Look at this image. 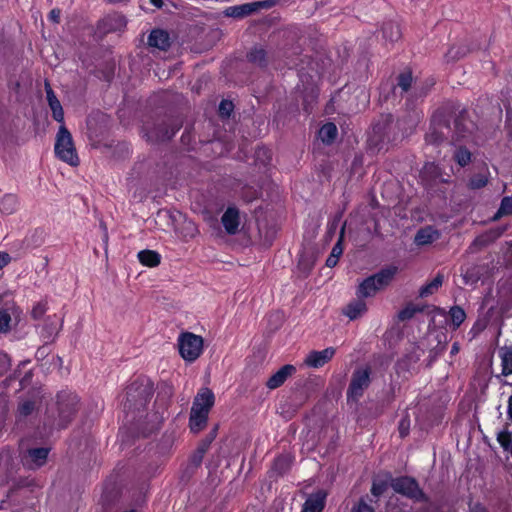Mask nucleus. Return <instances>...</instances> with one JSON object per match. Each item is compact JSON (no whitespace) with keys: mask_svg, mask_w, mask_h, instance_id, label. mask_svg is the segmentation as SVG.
Masks as SVG:
<instances>
[{"mask_svg":"<svg viewBox=\"0 0 512 512\" xmlns=\"http://www.w3.org/2000/svg\"><path fill=\"white\" fill-rule=\"evenodd\" d=\"M396 273L397 268L391 266L382 269L378 273L366 278L358 286V297L366 298L374 296L379 290L389 285Z\"/></svg>","mask_w":512,"mask_h":512,"instance_id":"obj_4","label":"nucleus"},{"mask_svg":"<svg viewBox=\"0 0 512 512\" xmlns=\"http://www.w3.org/2000/svg\"><path fill=\"white\" fill-rule=\"evenodd\" d=\"M351 512H374V509L366 503L364 499H360L357 504H355Z\"/></svg>","mask_w":512,"mask_h":512,"instance_id":"obj_44","label":"nucleus"},{"mask_svg":"<svg viewBox=\"0 0 512 512\" xmlns=\"http://www.w3.org/2000/svg\"><path fill=\"white\" fill-rule=\"evenodd\" d=\"M362 297L352 300L343 310V313L350 319L355 320L361 317L366 311L367 306Z\"/></svg>","mask_w":512,"mask_h":512,"instance_id":"obj_20","label":"nucleus"},{"mask_svg":"<svg viewBox=\"0 0 512 512\" xmlns=\"http://www.w3.org/2000/svg\"><path fill=\"white\" fill-rule=\"evenodd\" d=\"M335 354L333 347H328L322 351H311L305 358L304 363L311 368H320L330 361Z\"/></svg>","mask_w":512,"mask_h":512,"instance_id":"obj_12","label":"nucleus"},{"mask_svg":"<svg viewBox=\"0 0 512 512\" xmlns=\"http://www.w3.org/2000/svg\"><path fill=\"white\" fill-rule=\"evenodd\" d=\"M391 487L396 493L402 494L414 501H427V497L420 489L417 481L411 477L395 478L391 482Z\"/></svg>","mask_w":512,"mask_h":512,"instance_id":"obj_8","label":"nucleus"},{"mask_svg":"<svg viewBox=\"0 0 512 512\" xmlns=\"http://www.w3.org/2000/svg\"><path fill=\"white\" fill-rule=\"evenodd\" d=\"M19 316V308L15 305L0 310V333H8L11 329L12 317Z\"/></svg>","mask_w":512,"mask_h":512,"instance_id":"obj_19","label":"nucleus"},{"mask_svg":"<svg viewBox=\"0 0 512 512\" xmlns=\"http://www.w3.org/2000/svg\"><path fill=\"white\" fill-rule=\"evenodd\" d=\"M274 5V0L255 1L241 5H234L227 7L224 10V15L235 19H242L256 13L261 9H270Z\"/></svg>","mask_w":512,"mask_h":512,"instance_id":"obj_9","label":"nucleus"},{"mask_svg":"<svg viewBox=\"0 0 512 512\" xmlns=\"http://www.w3.org/2000/svg\"><path fill=\"white\" fill-rule=\"evenodd\" d=\"M455 161L462 167L466 166L471 160V153L465 148H459L454 153Z\"/></svg>","mask_w":512,"mask_h":512,"instance_id":"obj_33","label":"nucleus"},{"mask_svg":"<svg viewBox=\"0 0 512 512\" xmlns=\"http://www.w3.org/2000/svg\"><path fill=\"white\" fill-rule=\"evenodd\" d=\"M48 453L47 448L30 449L23 455L22 463L28 469H37L45 464Z\"/></svg>","mask_w":512,"mask_h":512,"instance_id":"obj_10","label":"nucleus"},{"mask_svg":"<svg viewBox=\"0 0 512 512\" xmlns=\"http://www.w3.org/2000/svg\"><path fill=\"white\" fill-rule=\"evenodd\" d=\"M512 214V198L504 197L501 201L500 207L496 213V218Z\"/></svg>","mask_w":512,"mask_h":512,"instance_id":"obj_34","label":"nucleus"},{"mask_svg":"<svg viewBox=\"0 0 512 512\" xmlns=\"http://www.w3.org/2000/svg\"><path fill=\"white\" fill-rule=\"evenodd\" d=\"M498 354L501 359V375H512V345L500 348Z\"/></svg>","mask_w":512,"mask_h":512,"instance_id":"obj_26","label":"nucleus"},{"mask_svg":"<svg viewBox=\"0 0 512 512\" xmlns=\"http://www.w3.org/2000/svg\"><path fill=\"white\" fill-rule=\"evenodd\" d=\"M150 2L157 8H161L162 5H163V1L162 0H150Z\"/></svg>","mask_w":512,"mask_h":512,"instance_id":"obj_54","label":"nucleus"},{"mask_svg":"<svg viewBox=\"0 0 512 512\" xmlns=\"http://www.w3.org/2000/svg\"><path fill=\"white\" fill-rule=\"evenodd\" d=\"M326 497L327 493L323 490L311 494L305 501L301 512H322Z\"/></svg>","mask_w":512,"mask_h":512,"instance_id":"obj_14","label":"nucleus"},{"mask_svg":"<svg viewBox=\"0 0 512 512\" xmlns=\"http://www.w3.org/2000/svg\"><path fill=\"white\" fill-rule=\"evenodd\" d=\"M488 237L485 236V235H481V236H478L472 243L471 245L469 246L468 248V251L470 253H476L478 252L479 250H481L482 248H484L485 246L488 245Z\"/></svg>","mask_w":512,"mask_h":512,"instance_id":"obj_36","label":"nucleus"},{"mask_svg":"<svg viewBox=\"0 0 512 512\" xmlns=\"http://www.w3.org/2000/svg\"><path fill=\"white\" fill-rule=\"evenodd\" d=\"M371 369L368 366L354 370L347 390L348 401H358L370 385Z\"/></svg>","mask_w":512,"mask_h":512,"instance_id":"obj_6","label":"nucleus"},{"mask_svg":"<svg viewBox=\"0 0 512 512\" xmlns=\"http://www.w3.org/2000/svg\"><path fill=\"white\" fill-rule=\"evenodd\" d=\"M206 446L198 449L197 453L193 456V462L198 465L202 461L203 455L206 452Z\"/></svg>","mask_w":512,"mask_h":512,"instance_id":"obj_48","label":"nucleus"},{"mask_svg":"<svg viewBox=\"0 0 512 512\" xmlns=\"http://www.w3.org/2000/svg\"><path fill=\"white\" fill-rule=\"evenodd\" d=\"M234 105L229 100H222L219 104V114L222 117H229L232 113Z\"/></svg>","mask_w":512,"mask_h":512,"instance_id":"obj_39","label":"nucleus"},{"mask_svg":"<svg viewBox=\"0 0 512 512\" xmlns=\"http://www.w3.org/2000/svg\"><path fill=\"white\" fill-rule=\"evenodd\" d=\"M420 311L421 309H419L415 305L409 304L398 313V318L401 321H406L411 319L417 312Z\"/></svg>","mask_w":512,"mask_h":512,"instance_id":"obj_35","label":"nucleus"},{"mask_svg":"<svg viewBox=\"0 0 512 512\" xmlns=\"http://www.w3.org/2000/svg\"><path fill=\"white\" fill-rule=\"evenodd\" d=\"M409 423L406 420H402L399 424V432L401 437H405L408 434Z\"/></svg>","mask_w":512,"mask_h":512,"instance_id":"obj_50","label":"nucleus"},{"mask_svg":"<svg viewBox=\"0 0 512 512\" xmlns=\"http://www.w3.org/2000/svg\"><path fill=\"white\" fill-rule=\"evenodd\" d=\"M487 184V178L484 175H475L469 181V186L472 189H480Z\"/></svg>","mask_w":512,"mask_h":512,"instance_id":"obj_40","label":"nucleus"},{"mask_svg":"<svg viewBox=\"0 0 512 512\" xmlns=\"http://www.w3.org/2000/svg\"><path fill=\"white\" fill-rule=\"evenodd\" d=\"M78 397L72 393L58 394V422L59 428H65L73 419L77 411Z\"/></svg>","mask_w":512,"mask_h":512,"instance_id":"obj_7","label":"nucleus"},{"mask_svg":"<svg viewBox=\"0 0 512 512\" xmlns=\"http://www.w3.org/2000/svg\"><path fill=\"white\" fill-rule=\"evenodd\" d=\"M45 312H46V304L39 302L34 305L31 314H32L33 318L40 319L45 314Z\"/></svg>","mask_w":512,"mask_h":512,"instance_id":"obj_45","label":"nucleus"},{"mask_svg":"<svg viewBox=\"0 0 512 512\" xmlns=\"http://www.w3.org/2000/svg\"><path fill=\"white\" fill-rule=\"evenodd\" d=\"M412 84V75L410 72L401 73L398 77V86L403 91H408Z\"/></svg>","mask_w":512,"mask_h":512,"instance_id":"obj_38","label":"nucleus"},{"mask_svg":"<svg viewBox=\"0 0 512 512\" xmlns=\"http://www.w3.org/2000/svg\"><path fill=\"white\" fill-rule=\"evenodd\" d=\"M455 128L460 136H462L464 132L469 130V127L466 124L464 113H461L459 117L455 120Z\"/></svg>","mask_w":512,"mask_h":512,"instance_id":"obj_41","label":"nucleus"},{"mask_svg":"<svg viewBox=\"0 0 512 512\" xmlns=\"http://www.w3.org/2000/svg\"><path fill=\"white\" fill-rule=\"evenodd\" d=\"M443 281V275L438 274L432 281L421 287L419 296L425 298L434 294L442 286Z\"/></svg>","mask_w":512,"mask_h":512,"instance_id":"obj_29","label":"nucleus"},{"mask_svg":"<svg viewBox=\"0 0 512 512\" xmlns=\"http://www.w3.org/2000/svg\"><path fill=\"white\" fill-rule=\"evenodd\" d=\"M497 441L499 442V444L505 449H511V446H512V439H511V434L509 431L507 430H503V431H500L498 434H497Z\"/></svg>","mask_w":512,"mask_h":512,"instance_id":"obj_37","label":"nucleus"},{"mask_svg":"<svg viewBox=\"0 0 512 512\" xmlns=\"http://www.w3.org/2000/svg\"><path fill=\"white\" fill-rule=\"evenodd\" d=\"M439 238V232L431 226L420 229L415 235V243L419 246L428 245Z\"/></svg>","mask_w":512,"mask_h":512,"instance_id":"obj_21","label":"nucleus"},{"mask_svg":"<svg viewBox=\"0 0 512 512\" xmlns=\"http://www.w3.org/2000/svg\"><path fill=\"white\" fill-rule=\"evenodd\" d=\"M35 408V403L33 401H30V400H27V401H23L20 405H19V413L23 416H27L29 414H31V412L34 410Z\"/></svg>","mask_w":512,"mask_h":512,"instance_id":"obj_42","label":"nucleus"},{"mask_svg":"<svg viewBox=\"0 0 512 512\" xmlns=\"http://www.w3.org/2000/svg\"><path fill=\"white\" fill-rule=\"evenodd\" d=\"M382 36L386 41L391 43L398 41L401 38V29L396 22H385L381 29Z\"/></svg>","mask_w":512,"mask_h":512,"instance_id":"obj_24","label":"nucleus"},{"mask_svg":"<svg viewBox=\"0 0 512 512\" xmlns=\"http://www.w3.org/2000/svg\"><path fill=\"white\" fill-rule=\"evenodd\" d=\"M177 342L179 353L187 362H193L198 359L203 351V338L194 333H181Z\"/></svg>","mask_w":512,"mask_h":512,"instance_id":"obj_5","label":"nucleus"},{"mask_svg":"<svg viewBox=\"0 0 512 512\" xmlns=\"http://www.w3.org/2000/svg\"><path fill=\"white\" fill-rule=\"evenodd\" d=\"M54 151L56 156L71 166L79 165V157L71 133L62 124L56 135Z\"/></svg>","mask_w":512,"mask_h":512,"instance_id":"obj_3","label":"nucleus"},{"mask_svg":"<svg viewBox=\"0 0 512 512\" xmlns=\"http://www.w3.org/2000/svg\"><path fill=\"white\" fill-rule=\"evenodd\" d=\"M317 96H318L317 90L312 88L311 93L304 98V109L307 112H310L312 110L311 105L316 100Z\"/></svg>","mask_w":512,"mask_h":512,"instance_id":"obj_43","label":"nucleus"},{"mask_svg":"<svg viewBox=\"0 0 512 512\" xmlns=\"http://www.w3.org/2000/svg\"><path fill=\"white\" fill-rule=\"evenodd\" d=\"M290 464H291V459L288 455L279 456L274 461L273 470L277 474L282 475L286 471H288V469L290 468Z\"/></svg>","mask_w":512,"mask_h":512,"instance_id":"obj_32","label":"nucleus"},{"mask_svg":"<svg viewBox=\"0 0 512 512\" xmlns=\"http://www.w3.org/2000/svg\"><path fill=\"white\" fill-rule=\"evenodd\" d=\"M462 56H463V54H460L459 51L458 50L456 51L454 48L450 49L448 51V53L446 54V57H447L448 61L456 60V59H458V58H460Z\"/></svg>","mask_w":512,"mask_h":512,"instance_id":"obj_49","label":"nucleus"},{"mask_svg":"<svg viewBox=\"0 0 512 512\" xmlns=\"http://www.w3.org/2000/svg\"><path fill=\"white\" fill-rule=\"evenodd\" d=\"M460 350V347H459V344L457 342H455L453 345H452V348H451V354L452 355H455L459 352Z\"/></svg>","mask_w":512,"mask_h":512,"instance_id":"obj_53","label":"nucleus"},{"mask_svg":"<svg viewBox=\"0 0 512 512\" xmlns=\"http://www.w3.org/2000/svg\"><path fill=\"white\" fill-rule=\"evenodd\" d=\"M126 22L123 16L121 15H108L105 17L101 23L100 26L103 28V32L108 33L112 31H116L118 29H121L123 26H125Z\"/></svg>","mask_w":512,"mask_h":512,"instance_id":"obj_22","label":"nucleus"},{"mask_svg":"<svg viewBox=\"0 0 512 512\" xmlns=\"http://www.w3.org/2000/svg\"><path fill=\"white\" fill-rule=\"evenodd\" d=\"M213 404L214 394L210 389L204 388L197 394L191 408L189 419V425L192 432L197 433L205 427L208 419V413Z\"/></svg>","mask_w":512,"mask_h":512,"instance_id":"obj_1","label":"nucleus"},{"mask_svg":"<svg viewBox=\"0 0 512 512\" xmlns=\"http://www.w3.org/2000/svg\"><path fill=\"white\" fill-rule=\"evenodd\" d=\"M247 58L249 62L257 65V66H265L267 64V53L262 47H254L248 53Z\"/></svg>","mask_w":512,"mask_h":512,"instance_id":"obj_30","label":"nucleus"},{"mask_svg":"<svg viewBox=\"0 0 512 512\" xmlns=\"http://www.w3.org/2000/svg\"><path fill=\"white\" fill-rule=\"evenodd\" d=\"M60 15H61V12L59 9H53L50 11L49 13V19L54 22V23H58L59 20H60Z\"/></svg>","mask_w":512,"mask_h":512,"instance_id":"obj_51","label":"nucleus"},{"mask_svg":"<svg viewBox=\"0 0 512 512\" xmlns=\"http://www.w3.org/2000/svg\"><path fill=\"white\" fill-rule=\"evenodd\" d=\"M507 415L508 418L512 421V395L508 399Z\"/></svg>","mask_w":512,"mask_h":512,"instance_id":"obj_52","label":"nucleus"},{"mask_svg":"<svg viewBox=\"0 0 512 512\" xmlns=\"http://www.w3.org/2000/svg\"><path fill=\"white\" fill-rule=\"evenodd\" d=\"M449 316L454 328H458L466 319V313L460 306H453L449 310Z\"/></svg>","mask_w":512,"mask_h":512,"instance_id":"obj_31","label":"nucleus"},{"mask_svg":"<svg viewBox=\"0 0 512 512\" xmlns=\"http://www.w3.org/2000/svg\"><path fill=\"white\" fill-rule=\"evenodd\" d=\"M45 87H46L47 102L52 111V116L57 122L63 124L64 111H63L62 105H61L60 101L58 100V98L56 97V95H55L54 91L52 90V88L50 87V85L48 83H46Z\"/></svg>","mask_w":512,"mask_h":512,"instance_id":"obj_16","label":"nucleus"},{"mask_svg":"<svg viewBox=\"0 0 512 512\" xmlns=\"http://www.w3.org/2000/svg\"><path fill=\"white\" fill-rule=\"evenodd\" d=\"M179 130L178 125H164L155 128L153 131L146 134L150 141H166L171 139L175 133Z\"/></svg>","mask_w":512,"mask_h":512,"instance_id":"obj_17","label":"nucleus"},{"mask_svg":"<svg viewBox=\"0 0 512 512\" xmlns=\"http://www.w3.org/2000/svg\"><path fill=\"white\" fill-rule=\"evenodd\" d=\"M57 331H58V327H57V326H54V327L51 329V331H50V333H49V336H52L53 334L57 333Z\"/></svg>","mask_w":512,"mask_h":512,"instance_id":"obj_55","label":"nucleus"},{"mask_svg":"<svg viewBox=\"0 0 512 512\" xmlns=\"http://www.w3.org/2000/svg\"><path fill=\"white\" fill-rule=\"evenodd\" d=\"M138 260L148 267H156L160 264L161 256L153 250H142L138 253Z\"/></svg>","mask_w":512,"mask_h":512,"instance_id":"obj_27","label":"nucleus"},{"mask_svg":"<svg viewBox=\"0 0 512 512\" xmlns=\"http://www.w3.org/2000/svg\"><path fill=\"white\" fill-rule=\"evenodd\" d=\"M148 44L160 50H166L170 46L169 34L161 29L151 31L148 37Z\"/></svg>","mask_w":512,"mask_h":512,"instance_id":"obj_18","label":"nucleus"},{"mask_svg":"<svg viewBox=\"0 0 512 512\" xmlns=\"http://www.w3.org/2000/svg\"><path fill=\"white\" fill-rule=\"evenodd\" d=\"M11 262V256L7 252L0 251V271Z\"/></svg>","mask_w":512,"mask_h":512,"instance_id":"obj_47","label":"nucleus"},{"mask_svg":"<svg viewBox=\"0 0 512 512\" xmlns=\"http://www.w3.org/2000/svg\"><path fill=\"white\" fill-rule=\"evenodd\" d=\"M152 395V382L146 378L137 379L127 387L125 407L140 409L148 403Z\"/></svg>","mask_w":512,"mask_h":512,"instance_id":"obj_2","label":"nucleus"},{"mask_svg":"<svg viewBox=\"0 0 512 512\" xmlns=\"http://www.w3.org/2000/svg\"><path fill=\"white\" fill-rule=\"evenodd\" d=\"M338 130L334 123H326L319 130V138L323 143L331 144L337 137Z\"/></svg>","mask_w":512,"mask_h":512,"instance_id":"obj_28","label":"nucleus"},{"mask_svg":"<svg viewBox=\"0 0 512 512\" xmlns=\"http://www.w3.org/2000/svg\"><path fill=\"white\" fill-rule=\"evenodd\" d=\"M221 223L227 234H237L241 223L239 210L236 207H228L221 217Z\"/></svg>","mask_w":512,"mask_h":512,"instance_id":"obj_11","label":"nucleus"},{"mask_svg":"<svg viewBox=\"0 0 512 512\" xmlns=\"http://www.w3.org/2000/svg\"><path fill=\"white\" fill-rule=\"evenodd\" d=\"M444 129L448 130L446 125H437L433 119L429 132L426 135V142L429 144H438L445 138Z\"/></svg>","mask_w":512,"mask_h":512,"instance_id":"obj_25","label":"nucleus"},{"mask_svg":"<svg viewBox=\"0 0 512 512\" xmlns=\"http://www.w3.org/2000/svg\"><path fill=\"white\" fill-rule=\"evenodd\" d=\"M20 207L19 197L13 193H6L0 197V213L2 216L15 214Z\"/></svg>","mask_w":512,"mask_h":512,"instance_id":"obj_15","label":"nucleus"},{"mask_svg":"<svg viewBox=\"0 0 512 512\" xmlns=\"http://www.w3.org/2000/svg\"><path fill=\"white\" fill-rule=\"evenodd\" d=\"M345 232V224L341 227L340 236L336 244L333 246L329 257L326 260V265L330 268L337 265L340 256L343 254V239Z\"/></svg>","mask_w":512,"mask_h":512,"instance_id":"obj_23","label":"nucleus"},{"mask_svg":"<svg viewBox=\"0 0 512 512\" xmlns=\"http://www.w3.org/2000/svg\"><path fill=\"white\" fill-rule=\"evenodd\" d=\"M260 151H262L263 153H266L267 150L266 149H261Z\"/></svg>","mask_w":512,"mask_h":512,"instance_id":"obj_57","label":"nucleus"},{"mask_svg":"<svg viewBox=\"0 0 512 512\" xmlns=\"http://www.w3.org/2000/svg\"><path fill=\"white\" fill-rule=\"evenodd\" d=\"M295 372L296 368L293 365H284L267 380L266 386L269 389H276L283 385L287 378L292 376Z\"/></svg>","mask_w":512,"mask_h":512,"instance_id":"obj_13","label":"nucleus"},{"mask_svg":"<svg viewBox=\"0 0 512 512\" xmlns=\"http://www.w3.org/2000/svg\"><path fill=\"white\" fill-rule=\"evenodd\" d=\"M386 490V484L384 482L376 483L374 482L371 488V493L378 497L384 493Z\"/></svg>","mask_w":512,"mask_h":512,"instance_id":"obj_46","label":"nucleus"},{"mask_svg":"<svg viewBox=\"0 0 512 512\" xmlns=\"http://www.w3.org/2000/svg\"><path fill=\"white\" fill-rule=\"evenodd\" d=\"M337 225V220H335L333 223H332V227L335 228Z\"/></svg>","mask_w":512,"mask_h":512,"instance_id":"obj_56","label":"nucleus"}]
</instances>
